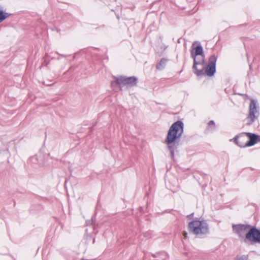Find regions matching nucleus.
I'll use <instances>...</instances> for the list:
<instances>
[{"label": "nucleus", "instance_id": "11", "mask_svg": "<svg viewBox=\"0 0 260 260\" xmlns=\"http://www.w3.org/2000/svg\"><path fill=\"white\" fill-rule=\"evenodd\" d=\"M38 163L39 160L37 155L30 157L28 160V164L31 165L34 168H37Z\"/></svg>", "mask_w": 260, "mask_h": 260}, {"label": "nucleus", "instance_id": "24", "mask_svg": "<svg viewBox=\"0 0 260 260\" xmlns=\"http://www.w3.org/2000/svg\"><path fill=\"white\" fill-rule=\"evenodd\" d=\"M105 2H109L110 0H104Z\"/></svg>", "mask_w": 260, "mask_h": 260}, {"label": "nucleus", "instance_id": "17", "mask_svg": "<svg viewBox=\"0 0 260 260\" xmlns=\"http://www.w3.org/2000/svg\"><path fill=\"white\" fill-rule=\"evenodd\" d=\"M43 84L44 85H47V86H51V85H52L54 84V83H49V82L45 83V82H44Z\"/></svg>", "mask_w": 260, "mask_h": 260}, {"label": "nucleus", "instance_id": "23", "mask_svg": "<svg viewBox=\"0 0 260 260\" xmlns=\"http://www.w3.org/2000/svg\"><path fill=\"white\" fill-rule=\"evenodd\" d=\"M161 253L162 254H165V255H166V254H167V253H166V252H161Z\"/></svg>", "mask_w": 260, "mask_h": 260}, {"label": "nucleus", "instance_id": "5", "mask_svg": "<svg viewBox=\"0 0 260 260\" xmlns=\"http://www.w3.org/2000/svg\"><path fill=\"white\" fill-rule=\"evenodd\" d=\"M194 43L192 44L190 49V56L193 60L192 66L193 72L197 70L198 65H204L205 63V55L202 45L200 42H198L194 47Z\"/></svg>", "mask_w": 260, "mask_h": 260}, {"label": "nucleus", "instance_id": "1", "mask_svg": "<svg viewBox=\"0 0 260 260\" xmlns=\"http://www.w3.org/2000/svg\"><path fill=\"white\" fill-rule=\"evenodd\" d=\"M184 132V123L181 120L174 122L170 127L165 142L169 150L172 159L174 158L175 152L179 145Z\"/></svg>", "mask_w": 260, "mask_h": 260}, {"label": "nucleus", "instance_id": "15", "mask_svg": "<svg viewBox=\"0 0 260 260\" xmlns=\"http://www.w3.org/2000/svg\"><path fill=\"white\" fill-rule=\"evenodd\" d=\"M193 215H194V213H192L191 214L187 215L186 217L188 219L190 220V219H192Z\"/></svg>", "mask_w": 260, "mask_h": 260}, {"label": "nucleus", "instance_id": "9", "mask_svg": "<svg viewBox=\"0 0 260 260\" xmlns=\"http://www.w3.org/2000/svg\"><path fill=\"white\" fill-rule=\"evenodd\" d=\"M168 61V59L167 58H162L156 64V68L158 70H163L167 62Z\"/></svg>", "mask_w": 260, "mask_h": 260}, {"label": "nucleus", "instance_id": "7", "mask_svg": "<svg viewBox=\"0 0 260 260\" xmlns=\"http://www.w3.org/2000/svg\"><path fill=\"white\" fill-rule=\"evenodd\" d=\"M259 115V107L257 100L251 99L249 104V113L248 118L250 119L247 123L248 125H250L253 123Z\"/></svg>", "mask_w": 260, "mask_h": 260}, {"label": "nucleus", "instance_id": "10", "mask_svg": "<svg viewBox=\"0 0 260 260\" xmlns=\"http://www.w3.org/2000/svg\"><path fill=\"white\" fill-rule=\"evenodd\" d=\"M11 15V14L4 11L3 8L0 6V23L9 17Z\"/></svg>", "mask_w": 260, "mask_h": 260}, {"label": "nucleus", "instance_id": "25", "mask_svg": "<svg viewBox=\"0 0 260 260\" xmlns=\"http://www.w3.org/2000/svg\"><path fill=\"white\" fill-rule=\"evenodd\" d=\"M95 242V239H93V243H94Z\"/></svg>", "mask_w": 260, "mask_h": 260}, {"label": "nucleus", "instance_id": "6", "mask_svg": "<svg viewBox=\"0 0 260 260\" xmlns=\"http://www.w3.org/2000/svg\"><path fill=\"white\" fill-rule=\"evenodd\" d=\"M217 59V56L215 54L211 55L209 58L208 63L205 70L203 68L202 69L196 70L194 73L197 76H203L207 75L209 77H212L214 75L216 72V63Z\"/></svg>", "mask_w": 260, "mask_h": 260}, {"label": "nucleus", "instance_id": "3", "mask_svg": "<svg viewBox=\"0 0 260 260\" xmlns=\"http://www.w3.org/2000/svg\"><path fill=\"white\" fill-rule=\"evenodd\" d=\"M232 140L241 148L251 147L260 142V136L249 132L242 133L236 135L233 139H231L230 141Z\"/></svg>", "mask_w": 260, "mask_h": 260}, {"label": "nucleus", "instance_id": "8", "mask_svg": "<svg viewBox=\"0 0 260 260\" xmlns=\"http://www.w3.org/2000/svg\"><path fill=\"white\" fill-rule=\"evenodd\" d=\"M115 83L119 86H126L127 87H133L137 85L138 78L135 76L126 77L124 76L114 77Z\"/></svg>", "mask_w": 260, "mask_h": 260}, {"label": "nucleus", "instance_id": "2", "mask_svg": "<svg viewBox=\"0 0 260 260\" xmlns=\"http://www.w3.org/2000/svg\"><path fill=\"white\" fill-rule=\"evenodd\" d=\"M233 232L241 239L251 243L260 244V229L249 224H233Z\"/></svg>", "mask_w": 260, "mask_h": 260}, {"label": "nucleus", "instance_id": "14", "mask_svg": "<svg viewBox=\"0 0 260 260\" xmlns=\"http://www.w3.org/2000/svg\"><path fill=\"white\" fill-rule=\"evenodd\" d=\"M152 231H147L144 234V237L147 238H151L152 237Z\"/></svg>", "mask_w": 260, "mask_h": 260}, {"label": "nucleus", "instance_id": "26", "mask_svg": "<svg viewBox=\"0 0 260 260\" xmlns=\"http://www.w3.org/2000/svg\"><path fill=\"white\" fill-rule=\"evenodd\" d=\"M113 84H114V82L113 81L111 82V84L113 85Z\"/></svg>", "mask_w": 260, "mask_h": 260}, {"label": "nucleus", "instance_id": "4", "mask_svg": "<svg viewBox=\"0 0 260 260\" xmlns=\"http://www.w3.org/2000/svg\"><path fill=\"white\" fill-rule=\"evenodd\" d=\"M188 229L190 233L200 237L209 234V225L207 221L201 220L197 217L189 222Z\"/></svg>", "mask_w": 260, "mask_h": 260}, {"label": "nucleus", "instance_id": "18", "mask_svg": "<svg viewBox=\"0 0 260 260\" xmlns=\"http://www.w3.org/2000/svg\"><path fill=\"white\" fill-rule=\"evenodd\" d=\"M43 84L44 85H47V86H51V85H52L54 84V83H49V82L45 83V82H44Z\"/></svg>", "mask_w": 260, "mask_h": 260}, {"label": "nucleus", "instance_id": "12", "mask_svg": "<svg viewBox=\"0 0 260 260\" xmlns=\"http://www.w3.org/2000/svg\"><path fill=\"white\" fill-rule=\"evenodd\" d=\"M215 129V123L214 120H210L208 123L207 130L210 131H213Z\"/></svg>", "mask_w": 260, "mask_h": 260}, {"label": "nucleus", "instance_id": "19", "mask_svg": "<svg viewBox=\"0 0 260 260\" xmlns=\"http://www.w3.org/2000/svg\"><path fill=\"white\" fill-rule=\"evenodd\" d=\"M104 28H105V26L103 25L102 26L99 27V28H96V29H103Z\"/></svg>", "mask_w": 260, "mask_h": 260}, {"label": "nucleus", "instance_id": "13", "mask_svg": "<svg viewBox=\"0 0 260 260\" xmlns=\"http://www.w3.org/2000/svg\"><path fill=\"white\" fill-rule=\"evenodd\" d=\"M248 258V256L247 255H237L234 260H247Z\"/></svg>", "mask_w": 260, "mask_h": 260}, {"label": "nucleus", "instance_id": "22", "mask_svg": "<svg viewBox=\"0 0 260 260\" xmlns=\"http://www.w3.org/2000/svg\"><path fill=\"white\" fill-rule=\"evenodd\" d=\"M156 254H153L152 255L153 257H156V256H156Z\"/></svg>", "mask_w": 260, "mask_h": 260}, {"label": "nucleus", "instance_id": "16", "mask_svg": "<svg viewBox=\"0 0 260 260\" xmlns=\"http://www.w3.org/2000/svg\"><path fill=\"white\" fill-rule=\"evenodd\" d=\"M92 223H93L92 219H91V220H87L86 221V224H87V225H92Z\"/></svg>", "mask_w": 260, "mask_h": 260}, {"label": "nucleus", "instance_id": "20", "mask_svg": "<svg viewBox=\"0 0 260 260\" xmlns=\"http://www.w3.org/2000/svg\"><path fill=\"white\" fill-rule=\"evenodd\" d=\"M57 54H58L59 55H60V56H63V57H66V55H63V54H59V53H58V52H57Z\"/></svg>", "mask_w": 260, "mask_h": 260}, {"label": "nucleus", "instance_id": "21", "mask_svg": "<svg viewBox=\"0 0 260 260\" xmlns=\"http://www.w3.org/2000/svg\"><path fill=\"white\" fill-rule=\"evenodd\" d=\"M183 235H184V236L185 237H186V235H187V233H186L185 232H184L183 233Z\"/></svg>", "mask_w": 260, "mask_h": 260}]
</instances>
